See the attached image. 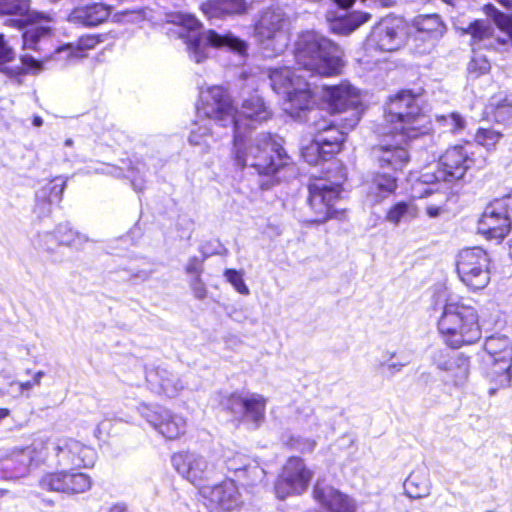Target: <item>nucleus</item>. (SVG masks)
<instances>
[{
    "mask_svg": "<svg viewBox=\"0 0 512 512\" xmlns=\"http://www.w3.org/2000/svg\"><path fill=\"white\" fill-rule=\"evenodd\" d=\"M198 113L214 120L221 128L231 129L234 136L242 135V129L254 128L271 117L269 107L258 94L244 99L238 111L227 90L218 85L201 89Z\"/></svg>",
    "mask_w": 512,
    "mask_h": 512,
    "instance_id": "nucleus-1",
    "label": "nucleus"
},
{
    "mask_svg": "<svg viewBox=\"0 0 512 512\" xmlns=\"http://www.w3.org/2000/svg\"><path fill=\"white\" fill-rule=\"evenodd\" d=\"M233 156L238 166L254 168L263 175H274L291 163L282 138L270 133H260L253 139L234 136Z\"/></svg>",
    "mask_w": 512,
    "mask_h": 512,
    "instance_id": "nucleus-2",
    "label": "nucleus"
},
{
    "mask_svg": "<svg viewBox=\"0 0 512 512\" xmlns=\"http://www.w3.org/2000/svg\"><path fill=\"white\" fill-rule=\"evenodd\" d=\"M437 329L443 342L452 349L473 345L482 337L478 309L456 296L446 299Z\"/></svg>",
    "mask_w": 512,
    "mask_h": 512,
    "instance_id": "nucleus-3",
    "label": "nucleus"
},
{
    "mask_svg": "<svg viewBox=\"0 0 512 512\" xmlns=\"http://www.w3.org/2000/svg\"><path fill=\"white\" fill-rule=\"evenodd\" d=\"M168 22L177 27L176 33L185 40L191 60L202 63L210 56L211 48L227 49L243 55L247 44L231 32L218 33L214 30L200 32L199 21L188 14H173Z\"/></svg>",
    "mask_w": 512,
    "mask_h": 512,
    "instance_id": "nucleus-4",
    "label": "nucleus"
},
{
    "mask_svg": "<svg viewBox=\"0 0 512 512\" xmlns=\"http://www.w3.org/2000/svg\"><path fill=\"white\" fill-rule=\"evenodd\" d=\"M294 56L305 74L332 75L338 73L342 66L341 49L315 31H306L298 36Z\"/></svg>",
    "mask_w": 512,
    "mask_h": 512,
    "instance_id": "nucleus-5",
    "label": "nucleus"
},
{
    "mask_svg": "<svg viewBox=\"0 0 512 512\" xmlns=\"http://www.w3.org/2000/svg\"><path fill=\"white\" fill-rule=\"evenodd\" d=\"M472 147L470 143L450 146L439 157L435 171L425 168L419 180L426 184L437 182L439 186L451 189V185L462 180L468 170L485 166V158H475Z\"/></svg>",
    "mask_w": 512,
    "mask_h": 512,
    "instance_id": "nucleus-6",
    "label": "nucleus"
},
{
    "mask_svg": "<svg viewBox=\"0 0 512 512\" xmlns=\"http://www.w3.org/2000/svg\"><path fill=\"white\" fill-rule=\"evenodd\" d=\"M301 69L290 67L273 68L269 72L272 89L283 95V110L293 118H301V114L310 111L315 104L314 93L306 75L297 73Z\"/></svg>",
    "mask_w": 512,
    "mask_h": 512,
    "instance_id": "nucleus-7",
    "label": "nucleus"
},
{
    "mask_svg": "<svg viewBox=\"0 0 512 512\" xmlns=\"http://www.w3.org/2000/svg\"><path fill=\"white\" fill-rule=\"evenodd\" d=\"M0 14L18 16L8 19L5 24L24 29L23 49L38 50V44L52 35V17L30 10V0H0Z\"/></svg>",
    "mask_w": 512,
    "mask_h": 512,
    "instance_id": "nucleus-8",
    "label": "nucleus"
},
{
    "mask_svg": "<svg viewBox=\"0 0 512 512\" xmlns=\"http://www.w3.org/2000/svg\"><path fill=\"white\" fill-rule=\"evenodd\" d=\"M384 121L383 129L407 137H418L430 130V119L421 111L420 99L409 91H402L390 99Z\"/></svg>",
    "mask_w": 512,
    "mask_h": 512,
    "instance_id": "nucleus-9",
    "label": "nucleus"
},
{
    "mask_svg": "<svg viewBox=\"0 0 512 512\" xmlns=\"http://www.w3.org/2000/svg\"><path fill=\"white\" fill-rule=\"evenodd\" d=\"M50 438L46 434L34 435L24 446H17L3 456L0 468L3 470L2 478L19 479L30 474L47 457Z\"/></svg>",
    "mask_w": 512,
    "mask_h": 512,
    "instance_id": "nucleus-10",
    "label": "nucleus"
},
{
    "mask_svg": "<svg viewBox=\"0 0 512 512\" xmlns=\"http://www.w3.org/2000/svg\"><path fill=\"white\" fill-rule=\"evenodd\" d=\"M456 271L467 288L473 291L482 290L491 279V258L480 247L463 249L456 257Z\"/></svg>",
    "mask_w": 512,
    "mask_h": 512,
    "instance_id": "nucleus-11",
    "label": "nucleus"
},
{
    "mask_svg": "<svg viewBox=\"0 0 512 512\" xmlns=\"http://www.w3.org/2000/svg\"><path fill=\"white\" fill-rule=\"evenodd\" d=\"M286 18L278 7L263 11L255 24V37L264 50L281 53L288 45Z\"/></svg>",
    "mask_w": 512,
    "mask_h": 512,
    "instance_id": "nucleus-12",
    "label": "nucleus"
},
{
    "mask_svg": "<svg viewBox=\"0 0 512 512\" xmlns=\"http://www.w3.org/2000/svg\"><path fill=\"white\" fill-rule=\"evenodd\" d=\"M137 411L154 431L167 440L179 439L186 433L187 419L181 414L144 402L137 406Z\"/></svg>",
    "mask_w": 512,
    "mask_h": 512,
    "instance_id": "nucleus-13",
    "label": "nucleus"
},
{
    "mask_svg": "<svg viewBox=\"0 0 512 512\" xmlns=\"http://www.w3.org/2000/svg\"><path fill=\"white\" fill-rule=\"evenodd\" d=\"M383 139L380 144L373 149L374 157L382 169H391L401 171L410 161V154L407 149V143L414 137H407L400 132L391 133L390 130L383 129Z\"/></svg>",
    "mask_w": 512,
    "mask_h": 512,
    "instance_id": "nucleus-14",
    "label": "nucleus"
},
{
    "mask_svg": "<svg viewBox=\"0 0 512 512\" xmlns=\"http://www.w3.org/2000/svg\"><path fill=\"white\" fill-rule=\"evenodd\" d=\"M512 222V196L490 203L478 221V232L487 239L501 240L509 232Z\"/></svg>",
    "mask_w": 512,
    "mask_h": 512,
    "instance_id": "nucleus-15",
    "label": "nucleus"
},
{
    "mask_svg": "<svg viewBox=\"0 0 512 512\" xmlns=\"http://www.w3.org/2000/svg\"><path fill=\"white\" fill-rule=\"evenodd\" d=\"M323 98L334 112H350L348 118H344L342 129H352L361 117L359 92L349 83H341L337 86H325Z\"/></svg>",
    "mask_w": 512,
    "mask_h": 512,
    "instance_id": "nucleus-16",
    "label": "nucleus"
},
{
    "mask_svg": "<svg viewBox=\"0 0 512 512\" xmlns=\"http://www.w3.org/2000/svg\"><path fill=\"white\" fill-rule=\"evenodd\" d=\"M340 182L318 179L309 185V206L313 210L314 222H325L337 217L335 202L340 198Z\"/></svg>",
    "mask_w": 512,
    "mask_h": 512,
    "instance_id": "nucleus-17",
    "label": "nucleus"
},
{
    "mask_svg": "<svg viewBox=\"0 0 512 512\" xmlns=\"http://www.w3.org/2000/svg\"><path fill=\"white\" fill-rule=\"evenodd\" d=\"M171 464L175 471L185 480L198 488L206 486L214 472V466L207 459L193 451H179L171 456Z\"/></svg>",
    "mask_w": 512,
    "mask_h": 512,
    "instance_id": "nucleus-18",
    "label": "nucleus"
},
{
    "mask_svg": "<svg viewBox=\"0 0 512 512\" xmlns=\"http://www.w3.org/2000/svg\"><path fill=\"white\" fill-rule=\"evenodd\" d=\"M199 495L210 512H232L242 505L241 495L233 480L201 486Z\"/></svg>",
    "mask_w": 512,
    "mask_h": 512,
    "instance_id": "nucleus-19",
    "label": "nucleus"
},
{
    "mask_svg": "<svg viewBox=\"0 0 512 512\" xmlns=\"http://www.w3.org/2000/svg\"><path fill=\"white\" fill-rule=\"evenodd\" d=\"M406 40V25L396 17H387L377 23L367 39V45L380 51L392 52L401 48Z\"/></svg>",
    "mask_w": 512,
    "mask_h": 512,
    "instance_id": "nucleus-20",
    "label": "nucleus"
},
{
    "mask_svg": "<svg viewBox=\"0 0 512 512\" xmlns=\"http://www.w3.org/2000/svg\"><path fill=\"white\" fill-rule=\"evenodd\" d=\"M312 476V471L306 467L301 458H289L275 485L277 497L284 499L291 494H301L308 488Z\"/></svg>",
    "mask_w": 512,
    "mask_h": 512,
    "instance_id": "nucleus-21",
    "label": "nucleus"
},
{
    "mask_svg": "<svg viewBox=\"0 0 512 512\" xmlns=\"http://www.w3.org/2000/svg\"><path fill=\"white\" fill-rule=\"evenodd\" d=\"M58 466L64 469L86 468L94 465L95 450L72 438L59 439L55 444Z\"/></svg>",
    "mask_w": 512,
    "mask_h": 512,
    "instance_id": "nucleus-22",
    "label": "nucleus"
},
{
    "mask_svg": "<svg viewBox=\"0 0 512 512\" xmlns=\"http://www.w3.org/2000/svg\"><path fill=\"white\" fill-rule=\"evenodd\" d=\"M39 485L47 491L74 494L87 491L91 487V480L84 473H69L63 470L43 475Z\"/></svg>",
    "mask_w": 512,
    "mask_h": 512,
    "instance_id": "nucleus-23",
    "label": "nucleus"
},
{
    "mask_svg": "<svg viewBox=\"0 0 512 512\" xmlns=\"http://www.w3.org/2000/svg\"><path fill=\"white\" fill-rule=\"evenodd\" d=\"M267 399L257 393L245 396L234 393L225 401V407L235 414H243L245 418L258 425L265 417Z\"/></svg>",
    "mask_w": 512,
    "mask_h": 512,
    "instance_id": "nucleus-24",
    "label": "nucleus"
},
{
    "mask_svg": "<svg viewBox=\"0 0 512 512\" xmlns=\"http://www.w3.org/2000/svg\"><path fill=\"white\" fill-rule=\"evenodd\" d=\"M412 28L415 30V40L424 41V47L419 49L420 53L429 52L436 41L443 37L447 27L437 14H426L415 17L412 21Z\"/></svg>",
    "mask_w": 512,
    "mask_h": 512,
    "instance_id": "nucleus-25",
    "label": "nucleus"
},
{
    "mask_svg": "<svg viewBox=\"0 0 512 512\" xmlns=\"http://www.w3.org/2000/svg\"><path fill=\"white\" fill-rule=\"evenodd\" d=\"M314 499L327 512H356V501L332 486L317 482L313 490Z\"/></svg>",
    "mask_w": 512,
    "mask_h": 512,
    "instance_id": "nucleus-26",
    "label": "nucleus"
},
{
    "mask_svg": "<svg viewBox=\"0 0 512 512\" xmlns=\"http://www.w3.org/2000/svg\"><path fill=\"white\" fill-rule=\"evenodd\" d=\"M65 184L66 180L59 176L47 181L36 191L33 213L38 218L50 215L53 206L62 199Z\"/></svg>",
    "mask_w": 512,
    "mask_h": 512,
    "instance_id": "nucleus-27",
    "label": "nucleus"
},
{
    "mask_svg": "<svg viewBox=\"0 0 512 512\" xmlns=\"http://www.w3.org/2000/svg\"><path fill=\"white\" fill-rule=\"evenodd\" d=\"M145 375L151 391L159 395L173 398L184 388L182 380L166 368H148Z\"/></svg>",
    "mask_w": 512,
    "mask_h": 512,
    "instance_id": "nucleus-28",
    "label": "nucleus"
},
{
    "mask_svg": "<svg viewBox=\"0 0 512 512\" xmlns=\"http://www.w3.org/2000/svg\"><path fill=\"white\" fill-rule=\"evenodd\" d=\"M485 377L493 386L488 394L493 396L499 389L507 388L512 381V359L482 358Z\"/></svg>",
    "mask_w": 512,
    "mask_h": 512,
    "instance_id": "nucleus-29",
    "label": "nucleus"
},
{
    "mask_svg": "<svg viewBox=\"0 0 512 512\" xmlns=\"http://www.w3.org/2000/svg\"><path fill=\"white\" fill-rule=\"evenodd\" d=\"M436 365L445 372L444 380L446 384L462 387L468 381L471 366L469 357L460 353L447 360H439Z\"/></svg>",
    "mask_w": 512,
    "mask_h": 512,
    "instance_id": "nucleus-30",
    "label": "nucleus"
},
{
    "mask_svg": "<svg viewBox=\"0 0 512 512\" xmlns=\"http://www.w3.org/2000/svg\"><path fill=\"white\" fill-rule=\"evenodd\" d=\"M225 464L229 471L233 472L237 480H247L246 471L252 472L249 483H261L265 478V471L259 463L242 453H233L225 456Z\"/></svg>",
    "mask_w": 512,
    "mask_h": 512,
    "instance_id": "nucleus-31",
    "label": "nucleus"
},
{
    "mask_svg": "<svg viewBox=\"0 0 512 512\" xmlns=\"http://www.w3.org/2000/svg\"><path fill=\"white\" fill-rule=\"evenodd\" d=\"M314 135L324 146V152L330 155L338 153L345 139V132L336 127L332 121L321 118L314 122Z\"/></svg>",
    "mask_w": 512,
    "mask_h": 512,
    "instance_id": "nucleus-32",
    "label": "nucleus"
},
{
    "mask_svg": "<svg viewBox=\"0 0 512 512\" xmlns=\"http://www.w3.org/2000/svg\"><path fill=\"white\" fill-rule=\"evenodd\" d=\"M200 102L197 105L199 107ZM212 122L215 126L221 127L214 120L204 116L199 115L197 112V120L192 124V128L190 130V134L188 137V141L191 145L197 146L202 150H208L213 143H215L219 135L212 127Z\"/></svg>",
    "mask_w": 512,
    "mask_h": 512,
    "instance_id": "nucleus-33",
    "label": "nucleus"
},
{
    "mask_svg": "<svg viewBox=\"0 0 512 512\" xmlns=\"http://www.w3.org/2000/svg\"><path fill=\"white\" fill-rule=\"evenodd\" d=\"M111 14V8L102 3H94L82 7L75 8L70 16V21L79 23L85 26H96L104 21Z\"/></svg>",
    "mask_w": 512,
    "mask_h": 512,
    "instance_id": "nucleus-34",
    "label": "nucleus"
},
{
    "mask_svg": "<svg viewBox=\"0 0 512 512\" xmlns=\"http://www.w3.org/2000/svg\"><path fill=\"white\" fill-rule=\"evenodd\" d=\"M405 494L411 499H420L430 495L432 483L429 469L420 467L410 473L404 484Z\"/></svg>",
    "mask_w": 512,
    "mask_h": 512,
    "instance_id": "nucleus-35",
    "label": "nucleus"
},
{
    "mask_svg": "<svg viewBox=\"0 0 512 512\" xmlns=\"http://www.w3.org/2000/svg\"><path fill=\"white\" fill-rule=\"evenodd\" d=\"M397 186L396 177L385 173H377L367 183V193L375 203H380L394 194Z\"/></svg>",
    "mask_w": 512,
    "mask_h": 512,
    "instance_id": "nucleus-36",
    "label": "nucleus"
},
{
    "mask_svg": "<svg viewBox=\"0 0 512 512\" xmlns=\"http://www.w3.org/2000/svg\"><path fill=\"white\" fill-rule=\"evenodd\" d=\"M201 10L209 18L225 15L242 14L247 10L244 0H208L201 5Z\"/></svg>",
    "mask_w": 512,
    "mask_h": 512,
    "instance_id": "nucleus-37",
    "label": "nucleus"
},
{
    "mask_svg": "<svg viewBox=\"0 0 512 512\" xmlns=\"http://www.w3.org/2000/svg\"><path fill=\"white\" fill-rule=\"evenodd\" d=\"M483 12L489 17L501 35L496 37V42L500 45L512 47V15L501 12L493 4H486Z\"/></svg>",
    "mask_w": 512,
    "mask_h": 512,
    "instance_id": "nucleus-38",
    "label": "nucleus"
},
{
    "mask_svg": "<svg viewBox=\"0 0 512 512\" xmlns=\"http://www.w3.org/2000/svg\"><path fill=\"white\" fill-rule=\"evenodd\" d=\"M371 15L366 12H353L345 16L338 17L330 22V30L339 35H348L358 27L368 22Z\"/></svg>",
    "mask_w": 512,
    "mask_h": 512,
    "instance_id": "nucleus-39",
    "label": "nucleus"
},
{
    "mask_svg": "<svg viewBox=\"0 0 512 512\" xmlns=\"http://www.w3.org/2000/svg\"><path fill=\"white\" fill-rule=\"evenodd\" d=\"M419 215V208L414 203V200L399 201L392 205L386 212L385 219L397 226L402 221L407 222L417 218Z\"/></svg>",
    "mask_w": 512,
    "mask_h": 512,
    "instance_id": "nucleus-40",
    "label": "nucleus"
},
{
    "mask_svg": "<svg viewBox=\"0 0 512 512\" xmlns=\"http://www.w3.org/2000/svg\"><path fill=\"white\" fill-rule=\"evenodd\" d=\"M485 113L492 116L498 123H512V97H493L486 107Z\"/></svg>",
    "mask_w": 512,
    "mask_h": 512,
    "instance_id": "nucleus-41",
    "label": "nucleus"
},
{
    "mask_svg": "<svg viewBox=\"0 0 512 512\" xmlns=\"http://www.w3.org/2000/svg\"><path fill=\"white\" fill-rule=\"evenodd\" d=\"M482 358L512 359V345L506 336L496 335L486 339Z\"/></svg>",
    "mask_w": 512,
    "mask_h": 512,
    "instance_id": "nucleus-42",
    "label": "nucleus"
},
{
    "mask_svg": "<svg viewBox=\"0 0 512 512\" xmlns=\"http://www.w3.org/2000/svg\"><path fill=\"white\" fill-rule=\"evenodd\" d=\"M457 30L464 34H469L474 43H479L492 37L494 29L491 24L485 20H475L467 25L454 23Z\"/></svg>",
    "mask_w": 512,
    "mask_h": 512,
    "instance_id": "nucleus-43",
    "label": "nucleus"
},
{
    "mask_svg": "<svg viewBox=\"0 0 512 512\" xmlns=\"http://www.w3.org/2000/svg\"><path fill=\"white\" fill-rule=\"evenodd\" d=\"M443 188L444 191L442 192H439V188H429L425 190L424 194L419 195V197L436 195V199L431 200L426 205V213L430 218H437L445 211L446 203L449 200L450 196L453 194L451 189L445 187Z\"/></svg>",
    "mask_w": 512,
    "mask_h": 512,
    "instance_id": "nucleus-44",
    "label": "nucleus"
},
{
    "mask_svg": "<svg viewBox=\"0 0 512 512\" xmlns=\"http://www.w3.org/2000/svg\"><path fill=\"white\" fill-rule=\"evenodd\" d=\"M16 60V51L5 38L0 34V72L11 79H16L19 70L12 69V62Z\"/></svg>",
    "mask_w": 512,
    "mask_h": 512,
    "instance_id": "nucleus-45",
    "label": "nucleus"
},
{
    "mask_svg": "<svg viewBox=\"0 0 512 512\" xmlns=\"http://www.w3.org/2000/svg\"><path fill=\"white\" fill-rule=\"evenodd\" d=\"M54 237L61 245L71 246L76 249L81 248L86 242L88 237L66 225H59L54 233Z\"/></svg>",
    "mask_w": 512,
    "mask_h": 512,
    "instance_id": "nucleus-46",
    "label": "nucleus"
},
{
    "mask_svg": "<svg viewBox=\"0 0 512 512\" xmlns=\"http://www.w3.org/2000/svg\"><path fill=\"white\" fill-rule=\"evenodd\" d=\"M301 156L307 163L315 165L318 164L320 160H325L331 155L324 152V146L318 141V138L313 135V138L309 140L308 143H306V140H303Z\"/></svg>",
    "mask_w": 512,
    "mask_h": 512,
    "instance_id": "nucleus-47",
    "label": "nucleus"
},
{
    "mask_svg": "<svg viewBox=\"0 0 512 512\" xmlns=\"http://www.w3.org/2000/svg\"><path fill=\"white\" fill-rule=\"evenodd\" d=\"M301 431L316 439L327 436L331 431V427L321 423L317 415L311 414L302 422Z\"/></svg>",
    "mask_w": 512,
    "mask_h": 512,
    "instance_id": "nucleus-48",
    "label": "nucleus"
},
{
    "mask_svg": "<svg viewBox=\"0 0 512 512\" xmlns=\"http://www.w3.org/2000/svg\"><path fill=\"white\" fill-rule=\"evenodd\" d=\"M502 135L500 132L491 128H479L475 134V141L486 150L495 148Z\"/></svg>",
    "mask_w": 512,
    "mask_h": 512,
    "instance_id": "nucleus-49",
    "label": "nucleus"
},
{
    "mask_svg": "<svg viewBox=\"0 0 512 512\" xmlns=\"http://www.w3.org/2000/svg\"><path fill=\"white\" fill-rule=\"evenodd\" d=\"M287 445L302 453L312 452L316 447V439L302 432V434L292 435Z\"/></svg>",
    "mask_w": 512,
    "mask_h": 512,
    "instance_id": "nucleus-50",
    "label": "nucleus"
},
{
    "mask_svg": "<svg viewBox=\"0 0 512 512\" xmlns=\"http://www.w3.org/2000/svg\"><path fill=\"white\" fill-rule=\"evenodd\" d=\"M12 69L19 70L17 78L25 74H38L43 70V62L30 55H23L20 58V64L13 65Z\"/></svg>",
    "mask_w": 512,
    "mask_h": 512,
    "instance_id": "nucleus-51",
    "label": "nucleus"
},
{
    "mask_svg": "<svg viewBox=\"0 0 512 512\" xmlns=\"http://www.w3.org/2000/svg\"><path fill=\"white\" fill-rule=\"evenodd\" d=\"M101 42L100 36L98 35H84L78 39L77 42L74 43L76 50H71V48L66 49L69 53H78V55L82 58L86 57L87 51L94 49Z\"/></svg>",
    "mask_w": 512,
    "mask_h": 512,
    "instance_id": "nucleus-52",
    "label": "nucleus"
},
{
    "mask_svg": "<svg viewBox=\"0 0 512 512\" xmlns=\"http://www.w3.org/2000/svg\"><path fill=\"white\" fill-rule=\"evenodd\" d=\"M437 121L443 127L444 131L457 133L465 127V120L458 113L437 116Z\"/></svg>",
    "mask_w": 512,
    "mask_h": 512,
    "instance_id": "nucleus-53",
    "label": "nucleus"
},
{
    "mask_svg": "<svg viewBox=\"0 0 512 512\" xmlns=\"http://www.w3.org/2000/svg\"><path fill=\"white\" fill-rule=\"evenodd\" d=\"M491 69L490 62L483 55H475L468 64V75L471 78H478L488 73Z\"/></svg>",
    "mask_w": 512,
    "mask_h": 512,
    "instance_id": "nucleus-54",
    "label": "nucleus"
},
{
    "mask_svg": "<svg viewBox=\"0 0 512 512\" xmlns=\"http://www.w3.org/2000/svg\"><path fill=\"white\" fill-rule=\"evenodd\" d=\"M224 276L239 294L249 295L250 290L244 281L243 273L241 271L226 269L224 271Z\"/></svg>",
    "mask_w": 512,
    "mask_h": 512,
    "instance_id": "nucleus-55",
    "label": "nucleus"
},
{
    "mask_svg": "<svg viewBox=\"0 0 512 512\" xmlns=\"http://www.w3.org/2000/svg\"><path fill=\"white\" fill-rule=\"evenodd\" d=\"M71 48V50H76V47L74 43H69L64 46H61L56 49L54 58L58 61H65V62H73L76 60H80L81 57L78 55V53H69L66 51V49Z\"/></svg>",
    "mask_w": 512,
    "mask_h": 512,
    "instance_id": "nucleus-56",
    "label": "nucleus"
},
{
    "mask_svg": "<svg viewBox=\"0 0 512 512\" xmlns=\"http://www.w3.org/2000/svg\"><path fill=\"white\" fill-rule=\"evenodd\" d=\"M43 376L44 373L42 371H38L35 373L31 381L12 383L11 388L13 389L15 387L19 394H24L26 391L31 390L33 387L39 386Z\"/></svg>",
    "mask_w": 512,
    "mask_h": 512,
    "instance_id": "nucleus-57",
    "label": "nucleus"
},
{
    "mask_svg": "<svg viewBox=\"0 0 512 512\" xmlns=\"http://www.w3.org/2000/svg\"><path fill=\"white\" fill-rule=\"evenodd\" d=\"M394 357L395 353H390L389 358L380 362L382 370L387 371L390 375L400 372L402 368L407 365V362L393 361L392 359Z\"/></svg>",
    "mask_w": 512,
    "mask_h": 512,
    "instance_id": "nucleus-58",
    "label": "nucleus"
},
{
    "mask_svg": "<svg viewBox=\"0 0 512 512\" xmlns=\"http://www.w3.org/2000/svg\"><path fill=\"white\" fill-rule=\"evenodd\" d=\"M190 288L192 289L194 296L198 299H204L207 295V289L201 280V276L190 279Z\"/></svg>",
    "mask_w": 512,
    "mask_h": 512,
    "instance_id": "nucleus-59",
    "label": "nucleus"
},
{
    "mask_svg": "<svg viewBox=\"0 0 512 512\" xmlns=\"http://www.w3.org/2000/svg\"><path fill=\"white\" fill-rule=\"evenodd\" d=\"M185 271L188 275L193 277L201 276L202 273V263L197 257H192L188 260Z\"/></svg>",
    "mask_w": 512,
    "mask_h": 512,
    "instance_id": "nucleus-60",
    "label": "nucleus"
},
{
    "mask_svg": "<svg viewBox=\"0 0 512 512\" xmlns=\"http://www.w3.org/2000/svg\"><path fill=\"white\" fill-rule=\"evenodd\" d=\"M355 0H335V2L341 6L342 8H348L350 7Z\"/></svg>",
    "mask_w": 512,
    "mask_h": 512,
    "instance_id": "nucleus-61",
    "label": "nucleus"
},
{
    "mask_svg": "<svg viewBox=\"0 0 512 512\" xmlns=\"http://www.w3.org/2000/svg\"><path fill=\"white\" fill-rule=\"evenodd\" d=\"M444 3L448 4V5H451L453 7H458L460 6L462 3H465L467 2V0H442Z\"/></svg>",
    "mask_w": 512,
    "mask_h": 512,
    "instance_id": "nucleus-62",
    "label": "nucleus"
},
{
    "mask_svg": "<svg viewBox=\"0 0 512 512\" xmlns=\"http://www.w3.org/2000/svg\"><path fill=\"white\" fill-rule=\"evenodd\" d=\"M498 3H500L502 6H504L507 9H512V0H496Z\"/></svg>",
    "mask_w": 512,
    "mask_h": 512,
    "instance_id": "nucleus-63",
    "label": "nucleus"
},
{
    "mask_svg": "<svg viewBox=\"0 0 512 512\" xmlns=\"http://www.w3.org/2000/svg\"><path fill=\"white\" fill-rule=\"evenodd\" d=\"M109 512H125V507L122 505H115L109 510Z\"/></svg>",
    "mask_w": 512,
    "mask_h": 512,
    "instance_id": "nucleus-64",
    "label": "nucleus"
}]
</instances>
